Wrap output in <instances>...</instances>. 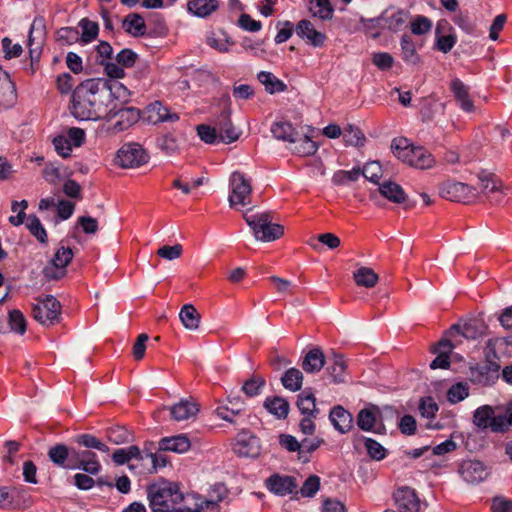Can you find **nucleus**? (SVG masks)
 Masks as SVG:
<instances>
[{
    "instance_id": "4d7b16f0",
    "label": "nucleus",
    "mask_w": 512,
    "mask_h": 512,
    "mask_svg": "<svg viewBox=\"0 0 512 512\" xmlns=\"http://www.w3.org/2000/svg\"><path fill=\"white\" fill-rule=\"evenodd\" d=\"M360 175H361L360 167H354L350 171L338 170L337 172L334 173V175L332 177V182L337 186H341V185L347 184L348 182L357 181L358 178L360 177Z\"/></svg>"
},
{
    "instance_id": "603ef678",
    "label": "nucleus",
    "mask_w": 512,
    "mask_h": 512,
    "mask_svg": "<svg viewBox=\"0 0 512 512\" xmlns=\"http://www.w3.org/2000/svg\"><path fill=\"white\" fill-rule=\"evenodd\" d=\"M324 443V440L322 438H315V439H303L300 444V454L298 456V460L302 463H307L310 460L309 455L316 451L322 444Z\"/></svg>"
},
{
    "instance_id": "423d86ee",
    "label": "nucleus",
    "mask_w": 512,
    "mask_h": 512,
    "mask_svg": "<svg viewBox=\"0 0 512 512\" xmlns=\"http://www.w3.org/2000/svg\"><path fill=\"white\" fill-rule=\"evenodd\" d=\"M231 192L229 194V203L231 207L237 204L242 206L251 203L250 197L252 187L242 172L235 171L230 177Z\"/></svg>"
},
{
    "instance_id": "39448f33",
    "label": "nucleus",
    "mask_w": 512,
    "mask_h": 512,
    "mask_svg": "<svg viewBox=\"0 0 512 512\" xmlns=\"http://www.w3.org/2000/svg\"><path fill=\"white\" fill-rule=\"evenodd\" d=\"M478 194L475 187L462 182L447 181L440 187V196L446 200L469 204L473 202Z\"/></svg>"
},
{
    "instance_id": "0e129e2a",
    "label": "nucleus",
    "mask_w": 512,
    "mask_h": 512,
    "mask_svg": "<svg viewBox=\"0 0 512 512\" xmlns=\"http://www.w3.org/2000/svg\"><path fill=\"white\" fill-rule=\"evenodd\" d=\"M411 32L414 35H424L432 28V22L429 18L419 15L410 24Z\"/></svg>"
},
{
    "instance_id": "e2e57ef3",
    "label": "nucleus",
    "mask_w": 512,
    "mask_h": 512,
    "mask_svg": "<svg viewBox=\"0 0 512 512\" xmlns=\"http://www.w3.org/2000/svg\"><path fill=\"white\" fill-rule=\"evenodd\" d=\"M320 477L317 475H310L303 483L300 494L303 497L311 498L320 489Z\"/></svg>"
},
{
    "instance_id": "09e8293b",
    "label": "nucleus",
    "mask_w": 512,
    "mask_h": 512,
    "mask_svg": "<svg viewBox=\"0 0 512 512\" xmlns=\"http://www.w3.org/2000/svg\"><path fill=\"white\" fill-rule=\"evenodd\" d=\"M29 232L42 244L47 243L48 236L45 228L41 224L40 219L32 214L27 217V224H26Z\"/></svg>"
},
{
    "instance_id": "a18cd8bd",
    "label": "nucleus",
    "mask_w": 512,
    "mask_h": 512,
    "mask_svg": "<svg viewBox=\"0 0 512 512\" xmlns=\"http://www.w3.org/2000/svg\"><path fill=\"white\" fill-rule=\"evenodd\" d=\"M265 385L266 380L264 377L253 374L243 383L241 390L247 397L251 398L260 395Z\"/></svg>"
},
{
    "instance_id": "f257e3e1",
    "label": "nucleus",
    "mask_w": 512,
    "mask_h": 512,
    "mask_svg": "<svg viewBox=\"0 0 512 512\" xmlns=\"http://www.w3.org/2000/svg\"><path fill=\"white\" fill-rule=\"evenodd\" d=\"M127 96V88L118 81L86 79L73 90L71 114L81 121L98 120L112 112L109 102Z\"/></svg>"
},
{
    "instance_id": "ddd939ff",
    "label": "nucleus",
    "mask_w": 512,
    "mask_h": 512,
    "mask_svg": "<svg viewBox=\"0 0 512 512\" xmlns=\"http://www.w3.org/2000/svg\"><path fill=\"white\" fill-rule=\"evenodd\" d=\"M496 409L497 407L490 405L478 407L473 413V424L483 431L490 430L493 433H500L495 424L499 421V414H496Z\"/></svg>"
},
{
    "instance_id": "13d9d810",
    "label": "nucleus",
    "mask_w": 512,
    "mask_h": 512,
    "mask_svg": "<svg viewBox=\"0 0 512 512\" xmlns=\"http://www.w3.org/2000/svg\"><path fill=\"white\" fill-rule=\"evenodd\" d=\"M469 396V387L466 383L458 382L452 385L447 391V400L456 404Z\"/></svg>"
},
{
    "instance_id": "4468645a",
    "label": "nucleus",
    "mask_w": 512,
    "mask_h": 512,
    "mask_svg": "<svg viewBox=\"0 0 512 512\" xmlns=\"http://www.w3.org/2000/svg\"><path fill=\"white\" fill-rule=\"evenodd\" d=\"M393 498L399 512H419L420 499L414 489L408 486L399 487Z\"/></svg>"
},
{
    "instance_id": "dca6fc26",
    "label": "nucleus",
    "mask_w": 512,
    "mask_h": 512,
    "mask_svg": "<svg viewBox=\"0 0 512 512\" xmlns=\"http://www.w3.org/2000/svg\"><path fill=\"white\" fill-rule=\"evenodd\" d=\"M378 191L387 200L396 204H403L406 210L415 206V201L410 200L401 185L396 182L385 181L379 185Z\"/></svg>"
},
{
    "instance_id": "bf43d9fd",
    "label": "nucleus",
    "mask_w": 512,
    "mask_h": 512,
    "mask_svg": "<svg viewBox=\"0 0 512 512\" xmlns=\"http://www.w3.org/2000/svg\"><path fill=\"white\" fill-rule=\"evenodd\" d=\"M367 454L374 460L380 461L386 457L387 450L376 440L363 437Z\"/></svg>"
},
{
    "instance_id": "58836bf2",
    "label": "nucleus",
    "mask_w": 512,
    "mask_h": 512,
    "mask_svg": "<svg viewBox=\"0 0 512 512\" xmlns=\"http://www.w3.org/2000/svg\"><path fill=\"white\" fill-rule=\"evenodd\" d=\"M281 383L287 390L292 392L299 391L303 383V374L297 368H289L282 375Z\"/></svg>"
},
{
    "instance_id": "412c9836",
    "label": "nucleus",
    "mask_w": 512,
    "mask_h": 512,
    "mask_svg": "<svg viewBox=\"0 0 512 512\" xmlns=\"http://www.w3.org/2000/svg\"><path fill=\"white\" fill-rule=\"evenodd\" d=\"M329 419L333 427L341 434L348 433L353 428L352 414L340 405L331 409Z\"/></svg>"
},
{
    "instance_id": "338daca9",
    "label": "nucleus",
    "mask_w": 512,
    "mask_h": 512,
    "mask_svg": "<svg viewBox=\"0 0 512 512\" xmlns=\"http://www.w3.org/2000/svg\"><path fill=\"white\" fill-rule=\"evenodd\" d=\"M495 424L500 433H506L512 427V401L505 405L504 414H499V421Z\"/></svg>"
},
{
    "instance_id": "0eeeda50",
    "label": "nucleus",
    "mask_w": 512,
    "mask_h": 512,
    "mask_svg": "<svg viewBox=\"0 0 512 512\" xmlns=\"http://www.w3.org/2000/svg\"><path fill=\"white\" fill-rule=\"evenodd\" d=\"M149 155L138 143L124 144L117 152V162L122 168L139 167L148 162Z\"/></svg>"
},
{
    "instance_id": "79ce46f5",
    "label": "nucleus",
    "mask_w": 512,
    "mask_h": 512,
    "mask_svg": "<svg viewBox=\"0 0 512 512\" xmlns=\"http://www.w3.org/2000/svg\"><path fill=\"white\" fill-rule=\"evenodd\" d=\"M73 442L78 446H83L86 449H96L100 452H109V447L100 439L91 434H79L73 438Z\"/></svg>"
},
{
    "instance_id": "473e14b6",
    "label": "nucleus",
    "mask_w": 512,
    "mask_h": 512,
    "mask_svg": "<svg viewBox=\"0 0 512 512\" xmlns=\"http://www.w3.org/2000/svg\"><path fill=\"white\" fill-rule=\"evenodd\" d=\"M198 407L189 401H180L170 407L171 418L175 421H184L196 415Z\"/></svg>"
},
{
    "instance_id": "5fc2aeb1",
    "label": "nucleus",
    "mask_w": 512,
    "mask_h": 512,
    "mask_svg": "<svg viewBox=\"0 0 512 512\" xmlns=\"http://www.w3.org/2000/svg\"><path fill=\"white\" fill-rule=\"evenodd\" d=\"M342 135L343 140L347 145L362 146L365 142V136L362 131L351 124L344 128Z\"/></svg>"
},
{
    "instance_id": "f03ea898",
    "label": "nucleus",
    "mask_w": 512,
    "mask_h": 512,
    "mask_svg": "<svg viewBox=\"0 0 512 512\" xmlns=\"http://www.w3.org/2000/svg\"><path fill=\"white\" fill-rule=\"evenodd\" d=\"M146 492L152 512H175L177 499H182L180 484L163 478L149 484Z\"/></svg>"
},
{
    "instance_id": "a878e982",
    "label": "nucleus",
    "mask_w": 512,
    "mask_h": 512,
    "mask_svg": "<svg viewBox=\"0 0 512 512\" xmlns=\"http://www.w3.org/2000/svg\"><path fill=\"white\" fill-rule=\"evenodd\" d=\"M325 365V356L321 348L314 347L303 358L302 368L306 373H317Z\"/></svg>"
},
{
    "instance_id": "a19ab883",
    "label": "nucleus",
    "mask_w": 512,
    "mask_h": 512,
    "mask_svg": "<svg viewBox=\"0 0 512 512\" xmlns=\"http://www.w3.org/2000/svg\"><path fill=\"white\" fill-rule=\"evenodd\" d=\"M78 27L81 28L80 42L87 44L94 41L99 34V25L97 22L89 18H82Z\"/></svg>"
},
{
    "instance_id": "864d4df0",
    "label": "nucleus",
    "mask_w": 512,
    "mask_h": 512,
    "mask_svg": "<svg viewBox=\"0 0 512 512\" xmlns=\"http://www.w3.org/2000/svg\"><path fill=\"white\" fill-rule=\"evenodd\" d=\"M8 324L10 331L23 335L27 329L26 319L23 313L18 309H13L8 313Z\"/></svg>"
},
{
    "instance_id": "bb28decb",
    "label": "nucleus",
    "mask_w": 512,
    "mask_h": 512,
    "mask_svg": "<svg viewBox=\"0 0 512 512\" xmlns=\"http://www.w3.org/2000/svg\"><path fill=\"white\" fill-rule=\"evenodd\" d=\"M450 89L456 101L464 111L472 112L474 110V104L470 99L468 88L460 79H453L450 84Z\"/></svg>"
},
{
    "instance_id": "9d476101",
    "label": "nucleus",
    "mask_w": 512,
    "mask_h": 512,
    "mask_svg": "<svg viewBox=\"0 0 512 512\" xmlns=\"http://www.w3.org/2000/svg\"><path fill=\"white\" fill-rule=\"evenodd\" d=\"M233 451L240 457L256 458L261 451L260 439L244 429L237 435Z\"/></svg>"
},
{
    "instance_id": "c756f323",
    "label": "nucleus",
    "mask_w": 512,
    "mask_h": 512,
    "mask_svg": "<svg viewBox=\"0 0 512 512\" xmlns=\"http://www.w3.org/2000/svg\"><path fill=\"white\" fill-rule=\"evenodd\" d=\"M123 29L126 33L140 37L145 35L146 24L144 18L138 13L128 14L122 23Z\"/></svg>"
},
{
    "instance_id": "2f4dec72",
    "label": "nucleus",
    "mask_w": 512,
    "mask_h": 512,
    "mask_svg": "<svg viewBox=\"0 0 512 512\" xmlns=\"http://www.w3.org/2000/svg\"><path fill=\"white\" fill-rule=\"evenodd\" d=\"M296 406L303 415L316 416V398L310 389L303 390L297 397Z\"/></svg>"
},
{
    "instance_id": "5701e85b",
    "label": "nucleus",
    "mask_w": 512,
    "mask_h": 512,
    "mask_svg": "<svg viewBox=\"0 0 512 512\" xmlns=\"http://www.w3.org/2000/svg\"><path fill=\"white\" fill-rule=\"evenodd\" d=\"M190 439L185 434L164 437L159 441V450L184 453L190 449Z\"/></svg>"
},
{
    "instance_id": "49530a36",
    "label": "nucleus",
    "mask_w": 512,
    "mask_h": 512,
    "mask_svg": "<svg viewBox=\"0 0 512 512\" xmlns=\"http://www.w3.org/2000/svg\"><path fill=\"white\" fill-rule=\"evenodd\" d=\"M391 150L393 154L404 163L409 165V159H411V151L414 150V146L408 144L405 138H395L391 143Z\"/></svg>"
},
{
    "instance_id": "9b49d317",
    "label": "nucleus",
    "mask_w": 512,
    "mask_h": 512,
    "mask_svg": "<svg viewBox=\"0 0 512 512\" xmlns=\"http://www.w3.org/2000/svg\"><path fill=\"white\" fill-rule=\"evenodd\" d=\"M380 415L377 406H370L361 409L356 417V424L358 428L365 432H373L376 434H386V427L383 423H377V417Z\"/></svg>"
},
{
    "instance_id": "3c124183",
    "label": "nucleus",
    "mask_w": 512,
    "mask_h": 512,
    "mask_svg": "<svg viewBox=\"0 0 512 512\" xmlns=\"http://www.w3.org/2000/svg\"><path fill=\"white\" fill-rule=\"evenodd\" d=\"M107 437L111 443L120 445L133 439L132 433L124 426H114L107 430Z\"/></svg>"
},
{
    "instance_id": "37998d69",
    "label": "nucleus",
    "mask_w": 512,
    "mask_h": 512,
    "mask_svg": "<svg viewBox=\"0 0 512 512\" xmlns=\"http://www.w3.org/2000/svg\"><path fill=\"white\" fill-rule=\"evenodd\" d=\"M353 278L358 286H363L366 288L374 287L379 279L374 270L369 267H360L357 269L353 274Z\"/></svg>"
},
{
    "instance_id": "f3484780",
    "label": "nucleus",
    "mask_w": 512,
    "mask_h": 512,
    "mask_svg": "<svg viewBox=\"0 0 512 512\" xmlns=\"http://www.w3.org/2000/svg\"><path fill=\"white\" fill-rule=\"evenodd\" d=\"M458 472L468 484H478L484 481L489 474L486 466L478 460L463 461Z\"/></svg>"
},
{
    "instance_id": "774afa93",
    "label": "nucleus",
    "mask_w": 512,
    "mask_h": 512,
    "mask_svg": "<svg viewBox=\"0 0 512 512\" xmlns=\"http://www.w3.org/2000/svg\"><path fill=\"white\" fill-rule=\"evenodd\" d=\"M492 512H512V500L502 496H495L491 504Z\"/></svg>"
},
{
    "instance_id": "6e6552de",
    "label": "nucleus",
    "mask_w": 512,
    "mask_h": 512,
    "mask_svg": "<svg viewBox=\"0 0 512 512\" xmlns=\"http://www.w3.org/2000/svg\"><path fill=\"white\" fill-rule=\"evenodd\" d=\"M115 109L116 105L113 104V102H109L108 110H112V112L105 115V117L109 119L114 117L118 118L113 125V130L115 132L127 130L140 119V111L135 107H125L118 110Z\"/></svg>"
},
{
    "instance_id": "a211bd4d",
    "label": "nucleus",
    "mask_w": 512,
    "mask_h": 512,
    "mask_svg": "<svg viewBox=\"0 0 512 512\" xmlns=\"http://www.w3.org/2000/svg\"><path fill=\"white\" fill-rule=\"evenodd\" d=\"M266 488L277 496H286L297 488L296 479L289 475L272 474L265 481Z\"/></svg>"
},
{
    "instance_id": "72a5a7b5",
    "label": "nucleus",
    "mask_w": 512,
    "mask_h": 512,
    "mask_svg": "<svg viewBox=\"0 0 512 512\" xmlns=\"http://www.w3.org/2000/svg\"><path fill=\"white\" fill-rule=\"evenodd\" d=\"M181 498L177 499L175 512H201V496L199 494H184L181 491Z\"/></svg>"
},
{
    "instance_id": "20e7f679",
    "label": "nucleus",
    "mask_w": 512,
    "mask_h": 512,
    "mask_svg": "<svg viewBox=\"0 0 512 512\" xmlns=\"http://www.w3.org/2000/svg\"><path fill=\"white\" fill-rule=\"evenodd\" d=\"M61 303L53 296L47 295L32 308V316L39 323L54 325L61 319Z\"/></svg>"
},
{
    "instance_id": "c03bdc74",
    "label": "nucleus",
    "mask_w": 512,
    "mask_h": 512,
    "mask_svg": "<svg viewBox=\"0 0 512 512\" xmlns=\"http://www.w3.org/2000/svg\"><path fill=\"white\" fill-rule=\"evenodd\" d=\"M294 144L295 146L292 148V151L301 157L312 156L319 148V145L306 135L299 139L296 137Z\"/></svg>"
},
{
    "instance_id": "de8ad7c7",
    "label": "nucleus",
    "mask_w": 512,
    "mask_h": 512,
    "mask_svg": "<svg viewBox=\"0 0 512 512\" xmlns=\"http://www.w3.org/2000/svg\"><path fill=\"white\" fill-rule=\"evenodd\" d=\"M442 23L438 22L435 29V48L442 53H448L454 47L457 37L454 34L442 35Z\"/></svg>"
},
{
    "instance_id": "6e6d98bb",
    "label": "nucleus",
    "mask_w": 512,
    "mask_h": 512,
    "mask_svg": "<svg viewBox=\"0 0 512 512\" xmlns=\"http://www.w3.org/2000/svg\"><path fill=\"white\" fill-rule=\"evenodd\" d=\"M56 40L62 45H72L80 41V33L76 27H62L56 31Z\"/></svg>"
},
{
    "instance_id": "f8f14e48",
    "label": "nucleus",
    "mask_w": 512,
    "mask_h": 512,
    "mask_svg": "<svg viewBox=\"0 0 512 512\" xmlns=\"http://www.w3.org/2000/svg\"><path fill=\"white\" fill-rule=\"evenodd\" d=\"M74 446H67L63 443H58L48 450V457L52 463L56 466L67 469V470H75L76 462H74Z\"/></svg>"
},
{
    "instance_id": "cd10ccee",
    "label": "nucleus",
    "mask_w": 512,
    "mask_h": 512,
    "mask_svg": "<svg viewBox=\"0 0 512 512\" xmlns=\"http://www.w3.org/2000/svg\"><path fill=\"white\" fill-rule=\"evenodd\" d=\"M264 408L278 419H286L290 405L288 401L280 396H269L265 399Z\"/></svg>"
},
{
    "instance_id": "aec40b11",
    "label": "nucleus",
    "mask_w": 512,
    "mask_h": 512,
    "mask_svg": "<svg viewBox=\"0 0 512 512\" xmlns=\"http://www.w3.org/2000/svg\"><path fill=\"white\" fill-rule=\"evenodd\" d=\"M296 34L306 43L312 45L313 47H322L325 44L327 36L316 30L311 23V21L307 19L300 20L295 27Z\"/></svg>"
},
{
    "instance_id": "7ed1b4c3",
    "label": "nucleus",
    "mask_w": 512,
    "mask_h": 512,
    "mask_svg": "<svg viewBox=\"0 0 512 512\" xmlns=\"http://www.w3.org/2000/svg\"><path fill=\"white\" fill-rule=\"evenodd\" d=\"M250 211L251 209L247 210L243 214V218L257 240L271 242L279 239L284 234V227L272 222L273 215L271 212L249 214Z\"/></svg>"
},
{
    "instance_id": "c85d7f7f",
    "label": "nucleus",
    "mask_w": 512,
    "mask_h": 512,
    "mask_svg": "<svg viewBox=\"0 0 512 512\" xmlns=\"http://www.w3.org/2000/svg\"><path fill=\"white\" fill-rule=\"evenodd\" d=\"M188 11L200 18L210 16L219 8L218 0H189L187 3Z\"/></svg>"
},
{
    "instance_id": "7c9ffc66",
    "label": "nucleus",
    "mask_w": 512,
    "mask_h": 512,
    "mask_svg": "<svg viewBox=\"0 0 512 512\" xmlns=\"http://www.w3.org/2000/svg\"><path fill=\"white\" fill-rule=\"evenodd\" d=\"M271 133L273 136L282 141H286L289 143L296 142V136H298V132L295 130L293 125L288 121H277L271 125Z\"/></svg>"
},
{
    "instance_id": "2eb2a0df",
    "label": "nucleus",
    "mask_w": 512,
    "mask_h": 512,
    "mask_svg": "<svg viewBox=\"0 0 512 512\" xmlns=\"http://www.w3.org/2000/svg\"><path fill=\"white\" fill-rule=\"evenodd\" d=\"M215 127L219 134V141L230 144L238 140L240 132L234 127L231 121V110L224 109L215 121Z\"/></svg>"
},
{
    "instance_id": "680f3d73",
    "label": "nucleus",
    "mask_w": 512,
    "mask_h": 512,
    "mask_svg": "<svg viewBox=\"0 0 512 512\" xmlns=\"http://www.w3.org/2000/svg\"><path fill=\"white\" fill-rule=\"evenodd\" d=\"M197 134L199 138L207 144H215L219 141V134L216 127L207 124H200L197 126Z\"/></svg>"
},
{
    "instance_id": "69168bd1",
    "label": "nucleus",
    "mask_w": 512,
    "mask_h": 512,
    "mask_svg": "<svg viewBox=\"0 0 512 512\" xmlns=\"http://www.w3.org/2000/svg\"><path fill=\"white\" fill-rule=\"evenodd\" d=\"M73 258V251L69 247H60L51 260V264L66 268Z\"/></svg>"
},
{
    "instance_id": "393cba45",
    "label": "nucleus",
    "mask_w": 512,
    "mask_h": 512,
    "mask_svg": "<svg viewBox=\"0 0 512 512\" xmlns=\"http://www.w3.org/2000/svg\"><path fill=\"white\" fill-rule=\"evenodd\" d=\"M149 119L156 123L176 122L179 120L177 113L171 112L170 109L163 105L160 101H155L148 106Z\"/></svg>"
},
{
    "instance_id": "c9c22d12",
    "label": "nucleus",
    "mask_w": 512,
    "mask_h": 512,
    "mask_svg": "<svg viewBox=\"0 0 512 512\" xmlns=\"http://www.w3.org/2000/svg\"><path fill=\"white\" fill-rule=\"evenodd\" d=\"M411 159H409V166L418 169H428L434 164V158L430 152L423 147H414L411 151Z\"/></svg>"
},
{
    "instance_id": "4c0bfd02",
    "label": "nucleus",
    "mask_w": 512,
    "mask_h": 512,
    "mask_svg": "<svg viewBox=\"0 0 512 512\" xmlns=\"http://www.w3.org/2000/svg\"><path fill=\"white\" fill-rule=\"evenodd\" d=\"M257 78L270 94L284 92L287 89V85L270 72L261 71L257 74Z\"/></svg>"
},
{
    "instance_id": "052dcab7",
    "label": "nucleus",
    "mask_w": 512,
    "mask_h": 512,
    "mask_svg": "<svg viewBox=\"0 0 512 512\" xmlns=\"http://www.w3.org/2000/svg\"><path fill=\"white\" fill-rule=\"evenodd\" d=\"M361 175L368 181L379 184V180L382 177V167L378 161L366 163L361 169Z\"/></svg>"
},
{
    "instance_id": "6ab92c4d",
    "label": "nucleus",
    "mask_w": 512,
    "mask_h": 512,
    "mask_svg": "<svg viewBox=\"0 0 512 512\" xmlns=\"http://www.w3.org/2000/svg\"><path fill=\"white\" fill-rule=\"evenodd\" d=\"M74 462H76V469H81L90 475H97L102 469L97 454L88 449L75 447Z\"/></svg>"
},
{
    "instance_id": "8fccbe9b",
    "label": "nucleus",
    "mask_w": 512,
    "mask_h": 512,
    "mask_svg": "<svg viewBox=\"0 0 512 512\" xmlns=\"http://www.w3.org/2000/svg\"><path fill=\"white\" fill-rule=\"evenodd\" d=\"M156 147L166 155H173L178 151V142L171 133L158 136L155 141Z\"/></svg>"
},
{
    "instance_id": "f704fd0d",
    "label": "nucleus",
    "mask_w": 512,
    "mask_h": 512,
    "mask_svg": "<svg viewBox=\"0 0 512 512\" xmlns=\"http://www.w3.org/2000/svg\"><path fill=\"white\" fill-rule=\"evenodd\" d=\"M347 364L344 356L341 354H334L331 363L327 367V372L332 378L334 383H342L345 381V371Z\"/></svg>"
},
{
    "instance_id": "4be33fe9",
    "label": "nucleus",
    "mask_w": 512,
    "mask_h": 512,
    "mask_svg": "<svg viewBox=\"0 0 512 512\" xmlns=\"http://www.w3.org/2000/svg\"><path fill=\"white\" fill-rule=\"evenodd\" d=\"M454 345L451 343L449 339H442L438 342L437 348L433 350L434 353H438V355L432 360L430 363V368L435 370L438 368L447 369L450 366V353Z\"/></svg>"
},
{
    "instance_id": "ea45409f",
    "label": "nucleus",
    "mask_w": 512,
    "mask_h": 512,
    "mask_svg": "<svg viewBox=\"0 0 512 512\" xmlns=\"http://www.w3.org/2000/svg\"><path fill=\"white\" fill-rule=\"evenodd\" d=\"M309 11L314 17L329 20L333 17L334 9L330 0H310Z\"/></svg>"
},
{
    "instance_id": "1a4fd4ad",
    "label": "nucleus",
    "mask_w": 512,
    "mask_h": 512,
    "mask_svg": "<svg viewBox=\"0 0 512 512\" xmlns=\"http://www.w3.org/2000/svg\"><path fill=\"white\" fill-rule=\"evenodd\" d=\"M480 189L491 203L500 204L503 201V184L502 181L494 173L481 171L478 174Z\"/></svg>"
},
{
    "instance_id": "b1692460",
    "label": "nucleus",
    "mask_w": 512,
    "mask_h": 512,
    "mask_svg": "<svg viewBox=\"0 0 512 512\" xmlns=\"http://www.w3.org/2000/svg\"><path fill=\"white\" fill-rule=\"evenodd\" d=\"M401 58L407 65L416 66L421 63V56L417 52L416 43L408 34H404L400 40Z\"/></svg>"
},
{
    "instance_id": "e433bc0d",
    "label": "nucleus",
    "mask_w": 512,
    "mask_h": 512,
    "mask_svg": "<svg viewBox=\"0 0 512 512\" xmlns=\"http://www.w3.org/2000/svg\"><path fill=\"white\" fill-rule=\"evenodd\" d=\"M179 318L186 329L196 330L201 316L192 304H185L179 312Z\"/></svg>"
}]
</instances>
